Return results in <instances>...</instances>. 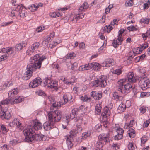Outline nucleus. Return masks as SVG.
<instances>
[{"instance_id":"c756f323","label":"nucleus","mask_w":150,"mask_h":150,"mask_svg":"<svg viewBox=\"0 0 150 150\" xmlns=\"http://www.w3.org/2000/svg\"><path fill=\"white\" fill-rule=\"evenodd\" d=\"M93 68L94 70L96 71L99 70L101 67V66L99 64L96 62H93Z\"/></svg>"},{"instance_id":"1a4fd4ad","label":"nucleus","mask_w":150,"mask_h":150,"mask_svg":"<svg viewBox=\"0 0 150 150\" xmlns=\"http://www.w3.org/2000/svg\"><path fill=\"white\" fill-rule=\"evenodd\" d=\"M150 81L148 78L144 77L140 80L139 84L141 88L144 90L150 87Z\"/></svg>"},{"instance_id":"2f4dec72","label":"nucleus","mask_w":150,"mask_h":150,"mask_svg":"<svg viewBox=\"0 0 150 150\" xmlns=\"http://www.w3.org/2000/svg\"><path fill=\"white\" fill-rule=\"evenodd\" d=\"M128 134L131 138H134L135 136V132L132 128H130L129 130Z\"/></svg>"},{"instance_id":"774afa93","label":"nucleus","mask_w":150,"mask_h":150,"mask_svg":"<svg viewBox=\"0 0 150 150\" xmlns=\"http://www.w3.org/2000/svg\"><path fill=\"white\" fill-rule=\"evenodd\" d=\"M1 150H7L8 149V148L7 145L4 144L1 147Z\"/></svg>"},{"instance_id":"aec40b11","label":"nucleus","mask_w":150,"mask_h":150,"mask_svg":"<svg viewBox=\"0 0 150 150\" xmlns=\"http://www.w3.org/2000/svg\"><path fill=\"white\" fill-rule=\"evenodd\" d=\"M14 124L15 125L18 129L22 130L24 129V127L20 120L18 118H15L13 121Z\"/></svg>"},{"instance_id":"680f3d73","label":"nucleus","mask_w":150,"mask_h":150,"mask_svg":"<svg viewBox=\"0 0 150 150\" xmlns=\"http://www.w3.org/2000/svg\"><path fill=\"white\" fill-rule=\"evenodd\" d=\"M18 91L17 88H15L11 91L10 94H18Z\"/></svg>"},{"instance_id":"de8ad7c7","label":"nucleus","mask_w":150,"mask_h":150,"mask_svg":"<svg viewBox=\"0 0 150 150\" xmlns=\"http://www.w3.org/2000/svg\"><path fill=\"white\" fill-rule=\"evenodd\" d=\"M128 149L129 150H135V148L134 145L133 143L132 142L129 143L128 145Z\"/></svg>"},{"instance_id":"3c124183","label":"nucleus","mask_w":150,"mask_h":150,"mask_svg":"<svg viewBox=\"0 0 150 150\" xmlns=\"http://www.w3.org/2000/svg\"><path fill=\"white\" fill-rule=\"evenodd\" d=\"M103 146V145L102 142L101 141L100 142V141L97 142L96 144V146L97 148V149H101V148Z\"/></svg>"},{"instance_id":"052dcab7","label":"nucleus","mask_w":150,"mask_h":150,"mask_svg":"<svg viewBox=\"0 0 150 150\" xmlns=\"http://www.w3.org/2000/svg\"><path fill=\"white\" fill-rule=\"evenodd\" d=\"M103 126L105 128L108 127L109 125V123L107 121L105 120L103 122Z\"/></svg>"},{"instance_id":"09e8293b","label":"nucleus","mask_w":150,"mask_h":150,"mask_svg":"<svg viewBox=\"0 0 150 150\" xmlns=\"http://www.w3.org/2000/svg\"><path fill=\"white\" fill-rule=\"evenodd\" d=\"M112 29V27L109 25L108 26H105L104 30L105 31H107L109 33Z\"/></svg>"},{"instance_id":"49530a36","label":"nucleus","mask_w":150,"mask_h":150,"mask_svg":"<svg viewBox=\"0 0 150 150\" xmlns=\"http://www.w3.org/2000/svg\"><path fill=\"white\" fill-rule=\"evenodd\" d=\"M90 135V133L89 132H85L83 133L82 135V138L83 139H86V138Z\"/></svg>"},{"instance_id":"ea45409f","label":"nucleus","mask_w":150,"mask_h":150,"mask_svg":"<svg viewBox=\"0 0 150 150\" xmlns=\"http://www.w3.org/2000/svg\"><path fill=\"white\" fill-rule=\"evenodd\" d=\"M62 105V102H55L52 103V106L55 108H59Z\"/></svg>"},{"instance_id":"473e14b6","label":"nucleus","mask_w":150,"mask_h":150,"mask_svg":"<svg viewBox=\"0 0 150 150\" xmlns=\"http://www.w3.org/2000/svg\"><path fill=\"white\" fill-rule=\"evenodd\" d=\"M37 7V4H35L29 6L28 8L32 11H34L38 9Z\"/></svg>"},{"instance_id":"f704fd0d","label":"nucleus","mask_w":150,"mask_h":150,"mask_svg":"<svg viewBox=\"0 0 150 150\" xmlns=\"http://www.w3.org/2000/svg\"><path fill=\"white\" fill-rule=\"evenodd\" d=\"M41 57H40V55L39 54H36L33 57H32L30 58L31 62H33V60H34V62H37L39 60V59Z\"/></svg>"},{"instance_id":"864d4df0","label":"nucleus","mask_w":150,"mask_h":150,"mask_svg":"<svg viewBox=\"0 0 150 150\" xmlns=\"http://www.w3.org/2000/svg\"><path fill=\"white\" fill-rule=\"evenodd\" d=\"M70 66L71 67V69L72 70L74 69L75 68H77V63L75 62L73 64L70 63Z\"/></svg>"},{"instance_id":"37998d69","label":"nucleus","mask_w":150,"mask_h":150,"mask_svg":"<svg viewBox=\"0 0 150 150\" xmlns=\"http://www.w3.org/2000/svg\"><path fill=\"white\" fill-rule=\"evenodd\" d=\"M91 96L95 100L100 99L102 97V94H91Z\"/></svg>"},{"instance_id":"6e6552de","label":"nucleus","mask_w":150,"mask_h":150,"mask_svg":"<svg viewBox=\"0 0 150 150\" xmlns=\"http://www.w3.org/2000/svg\"><path fill=\"white\" fill-rule=\"evenodd\" d=\"M124 31V30L121 29L119 32V34L117 38H115L113 40L112 43L113 46L115 48L117 47L118 46L121 44L123 41V38L122 37V33Z\"/></svg>"},{"instance_id":"ddd939ff","label":"nucleus","mask_w":150,"mask_h":150,"mask_svg":"<svg viewBox=\"0 0 150 150\" xmlns=\"http://www.w3.org/2000/svg\"><path fill=\"white\" fill-rule=\"evenodd\" d=\"M15 94H10V96L11 98L12 104H18L24 100V98L22 96H16Z\"/></svg>"},{"instance_id":"5701e85b","label":"nucleus","mask_w":150,"mask_h":150,"mask_svg":"<svg viewBox=\"0 0 150 150\" xmlns=\"http://www.w3.org/2000/svg\"><path fill=\"white\" fill-rule=\"evenodd\" d=\"M27 70L24 74L23 76V79L25 80H28L32 76V73L33 71L32 70H31L30 68H28L27 67Z\"/></svg>"},{"instance_id":"c85d7f7f","label":"nucleus","mask_w":150,"mask_h":150,"mask_svg":"<svg viewBox=\"0 0 150 150\" xmlns=\"http://www.w3.org/2000/svg\"><path fill=\"white\" fill-rule=\"evenodd\" d=\"M88 7V5L87 2H85L82 4L79 8L80 11H82L83 10L86 9Z\"/></svg>"},{"instance_id":"bf43d9fd","label":"nucleus","mask_w":150,"mask_h":150,"mask_svg":"<svg viewBox=\"0 0 150 150\" xmlns=\"http://www.w3.org/2000/svg\"><path fill=\"white\" fill-rule=\"evenodd\" d=\"M84 17V15L82 13H81L80 14H79L78 15H77L75 17V19H78L79 18H82Z\"/></svg>"},{"instance_id":"9b49d317","label":"nucleus","mask_w":150,"mask_h":150,"mask_svg":"<svg viewBox=\"0 0 150 150\" xmlns=\"http://www.w3.org/2000/svg\"><path fill=\"white\" fill-rule=\"evenodd\" d=\"M18 9H19L18 15L22 18L25 17L27 15L26 10L25 7L22 4L18 5L17 6Z\"/></svg>"},{"instance_id":"7c9ffc66","label":"nucleus","mask_w":150,"mask_h":150,"mask_svg":"<svg viewBox=\"0 0 150 150\" xmlns=\"http://www.w3.org/2000/svg\"><path fill=\"white\" fill-rule=\"evenodd\" d=\"M101 107L100 104H97L95 106L96 113L98 115L100 114L101 113Z\"/></svg>"},{"instance_id":"58836bf2","label":"nucleus","mask_w":150,"mask_h":150,"mask_svg":"<svg viewBox=\"0 0 150 150\" xmlns=\"http://www.w3.org/2000/svg\"><path fill=\"white\" fill-rule=\"evenodd\" d=\"M148 136L144 135L142 136L141 138V143L142 144H145L146 141L148 140Z\"/></svg>"},{"instance_id":"c03bdc74","label":"nucleus","mask_w":150,"mask_h":150,"mask_svg":"<svg viewBox=\"0 0 150 150\" xmlns=\"http://www.w3.org/2000/svg\"><path fill=\"white\" fill-rule=\"evenodd\" d=\"M84 66L86 70H89L91 69V68H93V62L86 64H85Z\"/></svg>"},{"instance_id":"39448f33","label":"nucleus","mask_w":150,"mask_h":150,"mask_svg":"<svg viewBox=\"0 0 150 150\" xmlns=\"http://www.w3.org/2000/svg\"><path fill=\"white\" fill-rule=\"evenodd\" d=\"M78 133V131L76 129H73L70 132V135L65 137L66 142L68 148L71 149L73 146V144L72 142L73 138L76 136Z\"/></svg>"},{"instance_id":"603ef678","label":"nucleus","mask_w":150,"mask_h":150,"mask_svg":"<svg viewBox=\"0 0 150 150\" xmlns=\"http://www.w3.org/2000/svg\"><path fill=\"white\" fill-rule=\"evenodd\" d=\"M112 73L118 75L122 73V71L120 69H117L115 70H113Z\"/></svg>"},{"instance_id":"393cba45","label":"nucleus","mask_w":150,"mask_h":150,"mask_svg":"<svg viewBox=\"0 0 150 150\" xmlns=\"http://www.w3.org/2000/svg\"><path fill=\"white\" fill-rule=\"evenodd\" d=\"M11 98L10 96V94H8V98H6V99L4 100L1 102V106H2V109H4L3 106L5 105H7L8 104H12L11 100Z\"/></svg>"},{"instance_id":"a19ab883","label":"nucleus","mask_w":150,"mask_h":150,"mask_svg":"<svg viewBox=\"0 0 150 150\" xmlns=\"http://www.w3.org/2000/svg\"><path fill=\"white\" fill-rule=\"evenodd\" d=\"M81 99L84 101H90V97H88L86 94H85L84 96H81Z\"/></svg>"},{"instance_id":"a211bd4d","label":"nucleus","mask_w":150,"mask_h":150,"mask_svg":"<svg viewBox=\"0 0 150 150\" xmlns=\"http://www.w3.org/2000/svg\"><path fill=\"white\" fill-rule=\"evenodd\" d=\"M8 108L7 107H5L4 109L2 110V111L0 112V116L2 118H4L9 119L11 116V115L10 113H7L6 112L7 111Z\"/></svg>"},{"instance_id":"72a5a7b5","label":"nucleus","mask_w":150,"mask_h":150,"mask_svg":"<svg viewBox=\"0 0 150 150\" xmlns=\"http://www.w3.org/2000/svg\"><path fill=\"white\" fill-rule=\"evenodd\" d=\"M36 50L34 48H33L32 45H31L29 47L28 49L27 50V54L29 55H31V53H33Z\"/></svg>"},{"instance_id":"13d9d810","label":"nucleus","mask_w":150,"mask_h":150,"mask_svg":"<svg viewBox=\"0 0 150 150\" xmlns=\"http://www.w3.org/2000/svg\"><path fill=\"white\" fill-rule=\"evenodd\" d=\"M133 0H129L125 4V5L126 6H132L133 4Z\"/></svg>"},{"instance_id":"6ab92c4d","label":"nucleus","mask_w":150,"mask_h":150,"mask_svg":"<svg viewBox=\"0 0 150 150\" xmlns=\"http://www.w3.org/2000/svg\"><path fill=\"white\" fill-rule=\"evenodd\" d=\"M54 124L53 122H50L49 120L48 122H46L43 125L44 129L46 131L50 130L54 127Z\"/></svg>"},{"instance_id":"cd10ccee","label":"nucleus","mask_w":150,"mask_h":150,"mask_svg":"<svg viewBox=\"0 0 150 150\" xmlns=\"http://www.w3.org/2000/svg\"><path fill=\"white\" fill-rule=\"evenodd\" d=\"M112 98L118 101H122L123 100V97L120 94H113Z\"/></svg>"},{"instance_id":"0e129e2a","label":"nucleus","mask_w":150,"mask_h":150,"mask_svg":"<svg viewBox=\"0 0 150 150\" xmlns=\"http://www.w3.org/2000/svg\"><path fill=\"white\" fill-rule=\"evenodd\" d=\"M148 44L147 43H145L142 44V45H140V47L142 48V50H143L146 47H148Z\"/></svg>"},{"instance_id":"4468645a","label":"nucleus","mask_w":150,"mask_h":150,"mask_svg":"<svg viewBox=\"0 0 150 150\" xmlns=\"http://www.w3.org/2000/svg\"><path fill=\"white\" fill-rule=\"evenodd\" d=\"M41 82H42V81L40 77L36 78L29 84V86L32 88L37 87L40 84Z\"/></svg>"},{"instance_id":"412c9836","label":"nucleus","mask_w":150,"mask_h":150,"mask_svg":"<svg viewBox=\"0 0 150 150\" xmlns=\"http://www.w3.org/2000/svg\"><path fill=\"white\" fill-rule=\"evenodd\" d=\"M115 64L113 59L108 58L106 59L105 62L103 63V66L105 67H109L114 65Z\"/></svg>"},{"instance_id":"0eeeda50","label":"nucleus","mask_w":150,"mask_h":150,"mask_svg":"<svg viewBox=\"0 0 150 150\" xmlns=\"http://www.w3.org/2000/svg\"><path fill=\"white\" fill-rule=\"evenodd\" d=\"M46 58L45 57H42L40 58L39 60L34 62V64L31 63L27 65L28 68H30L31 70L34 71L36 69H39L41 67V63Z\"/></svg>"},{"instance_id":"f3484780","label":"nucleus","mask_w":150,"mask_h":150,"mask_svg":"<svg viewBox=\"0 0 150 150\" xmlns=\"http://www.w3.org/2000/svg\"><path fill=\"white\" fill-rule=\"evenodd\" d=\"M126 103L129 104L128 105H126L122 103L119 105L117 108V111L119 113H121L125 111L126 107H129L131 105V103L130 101L127 100L126 101Z\"/></svg>"},{"instance_id":"f257e3e1","label":"nucleus","mask_w":150,"mask_h":150,"mask_svg":"<svg viewBox=\"0 0 150 150\" xmlns=\"http://www.w3.org/2000/svg\"><path fill=\"white\" fill-rule=\"evenodd\" d=\"M126 81L125 79H121L118 81L117 84L119 88L115 92L117 94H124L129 92V90L132 88V86L129 83L125 84Z\"/></svg>"},{"instance_id":"7ed1b4c3","label":"nucleus","mask_w":150,"mask_h":150,"mask_svg":"<svg viewBox=\"0 0 150 150\" xmlns=\"http://www.w3.org/2000/svg\"><path fill=\"white\" fill-rule=\"evenodd\" d=\"M106 77L105 76L101 75L97 80L91 82L90 85L91 86L94 88L98 86L104 87L107 85Z\"/></svg>"},{"instance_id":"338daca9","label":"nucleus","mask_w":150,"mask_h":150,"mask_svg":"<svg viewBox=\"0 0 150 150\" xmlns=\"http://www.w3.org/2000/svg\"><path fill=\"white\" fill-rule=\"evenodd\" d=\"M106 16L105 15H103L101 19L99 21V23H103L105 21V18Z\"/></svg>"},{"instance_id":"9d476101","label":"nucleus","mask_w":150,"mask_h":150,"mask_svg":"<svg viewBox=\"0 0 150 150\" xmlns=\"http://www.w3.org/2000/svg\"><path fill=\"white\" fill-rule=\"evenodd\" d=\"M110 132L106 133H102L98 136L99 140L101 142H110Z\"/></svg>"},{"instance_id":"423d86ee","label":"nucleus","mask_w":150,"mask_h":150,"mask_svg":"<svg viewBox=\"0 0 150 150\" xmlns=\"http://www.w3.org/2000/svg\"><path fill=\"white\" fill-rule=\"evenodd\" d=\"M112 129L113 131H115L118 134L114 137V139L120 140L122 138L124 130L122 128L120 127L119 125L116 124L112 126Z\"/></svg>"},{"instance_id":"f8f14e48","label":"nucleus","mask_w":150,"mask_h":150,"mask_svg":"<svg viewBox=\"0 0 150 150\" xmlns=\"http://www.w3.org/2000/svg\"><path fill=\"white\" fill-rule=\"evenodd\" d=\"M42 125L41 123L37 121L35 122L33 127L29 126L28 128L25 129L29 130L31 132H35V130H38L41 129L42 127Z\"/></svg>"},{"instance_id":"dca6fc26","label":"nucleus","mask_w":150,"mask_h":150,"mask_svg":"<svg viewBox=\"0 0 150 150\" xmlns=\"http://www.w3.org/2000/svg\"><path fill=\"white\" fill-rule=\"evenodd\" d=\"M126 81L131 83H134L136 82L137 79L134 76V73L133 72H129L127 75L125 79Z\"/></svg>"},{"instance_id":"a878e982","label":"nucleus","mask_w":150,"mask_h":150,"mask_svg":"<svg viewBox=\"0 0 150 150\" xmlns=\"http://www.w3.org/2000/svg\"><path fill=\"white\" fill-rule=\"evenodd\" d=\"M72 97L71 94H65L63 96L64 102L62 101V105H64L72 99Z\"/></svg>"},{"instance_id":"6e6d98bb","label":"nucleus","mask_w":150,"mask_h":150,"mask_svg":"<svg viewBox=\"0 0 150 150\" xmlns=\"http://www.w3.org/2000/svg\"><path fill=\"white\" fill-rule=\"evenodd\" d=\"M18 140L17 138H16L15 139H13L10 142V144L13 145H15L18 143Z\"/></svg>"},{"instance_id":"4d7b16f0","label":"nucleus","mask_w":150,"mask_h":150,"mask_svg":"<svg viewBox=\"0 0 150 150\" xmlns=\"http://www.w3.org/2000/svg\"><path fill=\"white\" fill-rule=\"evenodd\" d=\"M150 123V121L149 119L147 120L144 122V123L143 124V127H147L149 124Z\"/></svg>"},{"instance_id":"bb28decb","label":"nucleus","mask_w":150,"mask_h":150,"mask_svg":"<svg viewBox=\"0 0 150 150\" xmlns=\"http://www.w3.org/2000/svg\"><path fill=\"white\" fill-rule=\"evenodd\" d=\"M23 42L22 43H20L16 45L15 47V50L16 51H18L20 50L22 48L25 47L26 45L25 43Z\"/></svg>"},{"instance_id":"4be33fe9","label":"nucleus","mask_w":150,"mask_h":150,"mask_svg":"<svg viewBox=\"0 0 150 150\" xmlns=\"http://www.w3.org/2000/svg\"><path fill=\"white\" fill-rule=\"evenodd\" d=\"M110 112L109 108L107 107H105L104 108L103 112L102 113V116L103 118L105 119L104 120H105L110 116Z\"/></svg>"},{"instance_id":"20e7f679","label":"nucleus","mask_w":150,"mask_h":150,"mask_svg":"<svg viewBox=\"0 0 150 150\" xmlns=\"http://www.w3.org/2000/svg\"><path fill=\"white\" fill-rule=\"evenodd\" d=\"M49 120L54 122L60 121L61 118V114L60 111L55 110L49 112L48 114Z\"/></svg>"},{"instance_id":"c9c22d12","label":"nucleus","mask_w":150,"mask_h":150,"mask_svg":"<svg viewBox=\"0 0 150 150\" xmlns=\"http://www.w3.org/2000/svg\"><path fill=\"white\" fill-rule=\"evenodd\" d=\"M142 36L144 40H146L147 37L150 38V28L149 30H147L146 33L143 34Z\"/></svg>"},{"instance_id":"b1692460","label":"nucleus","mask_w":150,"mask_h":150,"mask_svg":"<svg viewBox=\"0 0 150 150\" xmlns=\"http://www.w3.org/2000/svg\"><path fill=\"white\" fill-rule=\"evenodd\" d=\"M0 52L6 53L8 54H11L13 53V48L12 47H7L0 49Z\"/></svg>"},{"instance_id":"a18cd8bd","label":"nucleus","mask_w":150,"mask_h":150,"mask_svg":"<svg viewBox=\"0 0 150 150\" xmlns=\"http://www.w3.org/2000/svg\"><path fill=\"white\" fill-rule=\"evenodd\" d=\"M12 84V82L11 81H9L6 82L3 86V88H5L7 87H9Z\"/></svg>"},{"instance_id":"2eb2a0df","label":"nucleus","mask_w":150,"mask_h":150,"mask_svg":"<svg viewBox=\"0 0 150 150\" xmlns=\"http://www.w3.org/2000/svg\"><path fill=\"white\" fill-rule=\"evenodd\" d=\"M58 85V82L56 81H51L50 84H48L47 87L50 88H53V91H57L59 93H60V91L62 90V88H57Z\"/></svg>"},{"instance_id":"5fc2aeb1","label":"nucleus","mask_w":150,"mask_h":150,"mask_svg":"<svg viewBox=\"0 0 150 150\" xmlns=\"http://www.w3.org/2000/svg\"><path fill=\"white\" fill-rule=\"evenodd\" d=\"M31 45L33 47V48H35V49L37 50L40 45V44L38 42H36L34 43Z\"/></svg>"},{"instance_id":"e2e57ef3","label":"nucleus","mask_w":150,"mask_h":150,"mask_svg":"<svg viewBox=\"0 0 150 150\" xmlns=\"http://www.w3.org/2000/svg\"><path fill=\"white\" fill-rule=\"evenodd\" d=\"M141 20L142 23L144 24H148L149 23V19L147 18H143Z\"/></svg>"},{"instance_id":"4c0bfd02","label":"nucleus","mask_w":150,"mask_h":150,"mask_svg":"<svg viewBox=\"0 0 150 150\" xmlns=\"http://www.w3.org/2000/svg\"><path fill=\"white\" fill-rule=\"evenodd\" d=\"M148 108L147 107L145 106H141V107H140L139 109L140 113L142 114H144L146 112Z\"/></svg>"},{"instance_id":"79ce46f5","label":"nucleus","mask_w":150,"mask_h":150,"mask_svg":"<svg viewBox=\"0 0 150 150\" xmlns=\"http://www.w3.org/2000/svg\"><path fill=\"white\" fill-rule=\"evenodd\" d=\"M1 128L3 133L4 134H6L8 131V129L7 128V126L4 125H1Z\"/></svg>"},{"instance_id":"e433bc0d","label":"nucleus","mask_w":150,"mask_h":150,"mask_svg":"<svg viewBox=\"0 0 150 150\" xmlns=\"http://www.w3.org/2000/svg\"><path fill=\"white\" fill-rule=\"evenodd\" d=\"M143 50H142V48L140 46L138 47L135 48L133 50V52L134 54H138L141 53Z\"/></svg>"},{"instance_id":"f03ea898","label":"nucleus","mask_w":150,"mask_h":150,"mask_svg":"<svg viewBox=\"0 0 150 150\" xmlns=\"http://www.w3.org/2000/svg\"><path fill=\"white\" fill-rule=\"evenodd\" d=\"M24 134L25 138V140L28 142H32L33 140L40 141L43 140L44 136L42 134H35L33 135V133L35 132H32L29 130L24 129L23 131Z\"/></svg>"},{"instance_id":"8fccbe9b","label":"nucleus","mask_w":150,"mask_h":150,"mask_svg":"<svg viewBox=\"0 0 150 150\" xmlns=\"http://www.w3.org/2000/svg\"><path fill=\"white\" fill-rule=\"evenodd\" d=\"M43 82L44 84L45 85H48V84H50V82H51V81L48 78H45L43 79Z\"/></svg>"},{"instance_id":"69168bd1","label":"nucleus","mask_w":150,"mask_h":150,"mask_svg":"<svg viewBox=\"0 0 150 150\" xmlns=\"http://www.w3.org/2000/svg\"><path fill=\"white\" fill-rule=\"evenodd\" d=\"M64 82L65 84L71 85H72V83H73L71 81H70L65 78L64 79Z\"/></svg>"}]
</instances>
